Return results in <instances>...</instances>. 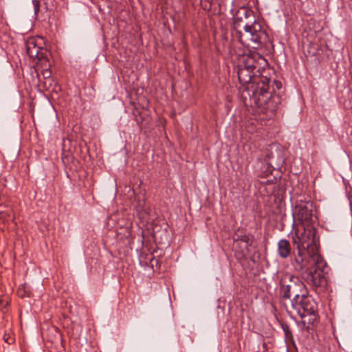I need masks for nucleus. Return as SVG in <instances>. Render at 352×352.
Returning <instances> with one entry per match:
<instances>
[{
    "label": "nucleus",
    "instance_id": "nucleus-1",
    "mask_svg": "<svg viewBox=\"0 0 352 352\" xmlns=\"http://www.w3.org/2000/svg\"><path fill=\"white\" fill-rule=\"evenodd\" d=\"M255 59L243 55L238 65V78L240 83L247 87L242 91V98L246 106L258 108V112L272 118L281 104L280 95L272 94L270 79L266 76H256Z\"/></svg>",
    "mask_w": 352,
    "mask_h": 352
},
{
    "label": "nucleus",
    "instance_id": "nucleus-2",
    "mask_svg": "<svg viewBox=\"0 0 352 352\" xmlns=\"http://www.w3.org/2000/svg\"><path fill=\"white\" fill-rule=\"evenodd\" d=\"M296 246L297 254H294L292 265L298 272H302L311 261L320 263L322 256L319 254V239L313 225H300L292 236Z\"/></svg>",
    "mask_w": 352,
    "mask_h": 352
},
{
    "label": "nucleus",
    "instance_id": "nucleus-3",
    "mask_svg": "<svg viewBox=\"0 0 352 352\" xmlns=\"http://www.w3.org/2000/svg\"><path fill=\"white\" fill-rule=\"evenodd\" d=\"M326 263L322 257L320 263L311 261L310 264L302 271L303 278L307 284L318 292L323 291L328 285L327 273L325 272Z\"/></svg>",
    "mask_w": 352,
    "mask_h": 352
},
{
    "label": "nucleus",
    "instance_id": "nucleus-4",
    "mask_svg": "<svg viewBox=\"0 0 352 352\" xmlns=\"http://www.w3.org/2000/svg\"><path fill=\"white\" fill-rule=\"evenodd\" d=\"M292 308L294 313L298 315L301 318L308 317L307 320H304L303 323L314 324L316 320V303L311 296L308 295V292L302 293L291 300Z\"/></svg>",
    "mask_w": 352,
    "mask_h": 352
},
{
    "label": "nucleus",
    "instance_id": "nucleus-5",
    "mask_svg": "<svg viewBox=\"0 0 352 352\" xmlns=\"http://www.w3.org/2000/svg\"><path fill=\"white\" fill-rule=\"evenodd\" d=\"M280 285V295L285 299L296 298L302 293L305 294L307 290L305 285L298 276L289 273L282 275Z\"/></svg>",
    "mask_w": 352,
    "mask_h": 352
},
{
    "label": "nucleus",
    "instance_id": "nucleus-6",
    "mask_svg": "<svg viewBox=\"0 0 352 352\" xmlns=\"http://www.w3.org/2000/svg\"><path fill=\"white\" fill-rule=\"evenodd\" d=\"M254 241V237L251 234L237 236L234 239L235 248H239V250H236L239 258L248 257L252 261L255 262L256 258L259 257V253L256 250V247L252 245Z\"/></svg>",
    "mask_w": 352,
    "mask_h": 352
},
{
    "label": "nucleus",
    "instance_id": "nucleus-7",
    "mask_svg": "<svg viewBox=\"0 0 352 352\" xmlns=\"http://www.w3.org/2000/svg\"><path fill=\"white\" fill-rule=\"evenodd\" d=\"M314 205L311 201H299L294 209V215L301 225H312Z\"/></svg>",
    "mask_w": 352,
    "mask_h": 352
},
{
    "label": "nucleus",
    "instance_id": "nucleus-8",
    "mask_svg": "<svg viewBox=\"0 0 352 352\" xmlns=\"http://www.w3.org/2000/svg\"><path fill=\"white\" fill-rule=\"evenodd\" d=\"M244 30L250 41L258 45L261 43V40L263 36H265V32L262 30L261 24L256 21L255 18L248 25L247 23H245Z\"/></svg>",
    "mask_w": 352,
    "mask_h": 352
},
{
    "label": "nucleus",
    "instance_id": "nucleus-9",
    "mask_svg": "<svg viewBox=\"0 0 352 352\" xmlns=\"http://www.w3.org/2000/svg\"><path fill=\"white\" fill-rule=\"evenodd\" d=\"M25 49L28 55L32 59L42 60L46 56V50L38 45L36 39L31 38L25 43Z\"/></svg>",
    "mask_w": 352,
    "mask_h": 352
},
{
    "label": "nucleus",
    "instance_id": "nucleus-10",
    "mask_svg": "<svg viewBox=\"0 0 352 352\" xmlns=\"http://www.w3.org/2000/svg\"><path fill=\"white\" fill-rule=\"evenodd\" d=\"M254 18L255 16L252 10L241 7L234 16V23L236 28L244 27L246 23L248 25L250 23Z\"/></svg>",
    "mask_w": 352,
    "mask_h": 352
},
{
    "label": "nucleus",
    "instance_id": "nucleus-11",
    "mask_svg": "<svg viewBox=\"0 0 352 352\" xmlns=\"http://www.w3.org/2000/svg\"><path fill=\"white\" fill-rule=\"evenodd\" d=\"M278 254L282 258H287L291 254V245L289 241L281 239L278 243Z\"/></svg>",
    "mask_w": 352,
    "mask_h": 352
},
{
    "label": "nucleus",
    "instance_id": "nucleus-12",
    "mask_svg": "<svg viewBox=\"0 0 352 352\" xmlns=\"http://www.w3.org/2000/svg\"><path fill=\"white\" fill-rule=\"evenodd\" d=\"M11 211H1L0 212V219H3V221H8L12 219Z\"/></svg>",
    "mask_w": 352,
    "mask_h": 352
},
{
    "label": "nucleus",
    "instance_id": "nucleus-13",
    "mask_svg": "<svg viewBox=\"0 0 352 352\" xmlns=\"http://www.w3.org/2000/svg\"><path fill=\"white\" fill-rule=\"evenodd\" d=\"M32 4L34 6V14L37 16L38 12L40 10V3L38 0H33Z\"/></svg>",
    "mask_w": 352,
    "mask_h": 352
},
{
    "label": "nucleus",
    "instance_id": "nucleus-14",
    "mask_svg": "<svg viewBox=\"0 0 352 352\" xmlns=\"http://www.w3.org/2000/svg\"><path fill=\"white\" fill-rule=\"evenodd\" d=\"M26 291L25 290V286L21 285L18 289V295L21 297H23L25 296Z\"/></svg>",
    "mask_w": 352,
    "mask_h": 352
},
{
    "label": "nucleus",
    "instance_id": "nucleus-15",
    "mask_svg": "<svg viewBox=\"0 0 352 352\" xmlns=\"http://www.w3.org/2000/svg\"><path fill=\"white\" fill-rule=\"evenodd\" d=\"M274 84L276 85V87L278 89H280L282 87V84L279 81L274 80Z\"/></svg>",
    "mask_w": 352,
    "mask_h": 352
},
{
    "label": "nucleus",
    "instance_id": "nucleus-16",
    "mask_svg": "<svg viewBox=\"0 0 352 352\" xmlns=\"http://www.w3.org/2000/svg\"><path fill=\"white\" fill-rule=\"evenodd\" d=\"M43 75H44L45 78H49L51 76V72H49L48 70H46L44 72Z\"/></svg>",
    "mask_w": 352,
    "mask_h": 352
},
{
    "label": "nucleus",
    "instance_id": "nucleus-17",
    "mask_svg": "<svg viewBox=\"0 0 352 352\" xmlns=\"http://www.w3.org/2000/svg\"><path fill=\"white\" fill-rule=\"evenodd\" d=\"M3 339L5 340L6 342L10 344V341H9V337H6V336L5 335L4 337H3Z\"/></svg>",
    "mask_w": 352,
    "mask_h": 352
},
{
    "label": "nucleus",
    "instance_id": "nucleus-18",
    "mask_svg": "<svg viewBox=\"0 0 352 352\" xmlns=\"http://www.w3.org/2000/svg\"><path fill=\"white\" fill-rule=\"evenodd\" d=\"M284 331H285V333L287 334L289 332L288 327H287L286 328H284Z\"/></svg>",
    "mask_w": 352,
    "mask_h": 352
},
{
    "label": "nucleus",
    "instance_id": "nucleus-19",
    "mask_svg": "<svg viewBox=\"0 0 352 352\" xmlns=\"http://www.w3.org/2000/svg\"><path fill=\"white\" fill-rule=\"evenodd\" d=\"M239 39H240V41H241V43H243V40H242L241 36H240Z\"/></svg>",
    "mask_w": 352,
    "mask_h": 352
},
{
    "label": "nucleus",
    "instance_id": "nucleus-20",
    "mask_svg": "<svg viewBox=\"0 0 352 352\" xmlns=\"http://www.w3.org/2000/svg\"><path fill=\"white\" fill-rule=\"evenodd\" d=\"M262 60L266 62V60H265V58H261Z\"/></svg>",
    "mask_w": 352,
    "mask_h": 352
}]
</instances>
